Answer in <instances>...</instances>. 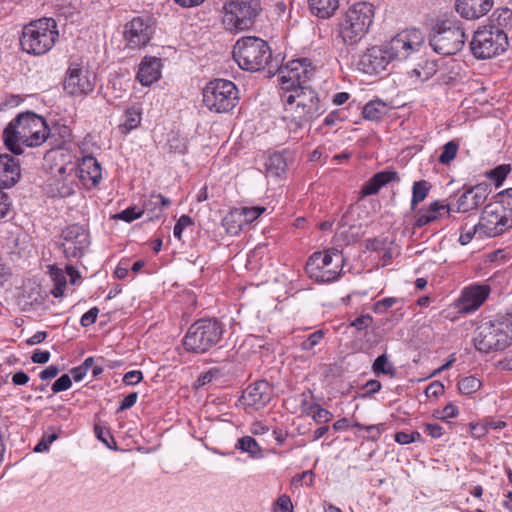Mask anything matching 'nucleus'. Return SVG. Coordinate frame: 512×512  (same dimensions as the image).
<instances>
[{
    "label": "nucleus",
    "mask_w": 512,
    "mask_h": 512,
    "mask_svg": "<svg viewBox=\"0 0 512 512\" xmlns=\"http://www.w3.org/2000/svg\"><path fill=\"white\" fill-rule=\"evenodd\" d=\"M91 244L89 230L79 223L64 227L57 242L58 248L68 260L81 259Z\"/></svg>",
    "instance_id": "nucleus-14"
},
{
    "label": "nucleus",
    "mask_w": 512,
    "mask_h": 512,
    "mask_svg": "<svg viewBox=\"0 0 512 512\" xmlns=\"http://www.w3.org/2000/svg\"><path fill=\"white\" fill-rule=\"evenodd\" d=\"M402 302V299L397 297H386L381 300H378L373 304L372 310L376 314H384L386 313L392 306Z\"/></svg>",
    "instance_id": "nucleus-47"
},
{
    "label": "nucleus",
    "mask_w": 512,
    "mask_h": 512,
    "mask_svg": "<svg viewBox=\"0 0 512 512\" xmlns=\"http://www.w3.org/2000/svg\"><path fill=\"white\" fill-rule=\"evenodd\" d=\"M379 186L382 188L392 181L399 182L400 177L396 171L383 170L373 175Z\"/></svg>",
    "instance_id": "nucleus-50"
},
{
    "label": "nucleus",
    "mask_w": 512,
    "mask_h": 512,
    "mask_svg": "<svg viewBox=\"0 0 512 512\" xmlns=\"http://www.w3.org/2000/svg\"><path fill=\"white\" fill-rule=\"evenodd\" d=\"M286 92L282 96L290 132L297 133L307 129L311 123L326 111L316 90L306 85L283 86Z\"/></svg>",
    "instance_id": "nucleus-2"
},
{
    "label": "nucleus",
    "mask_w": 512,
    "mask_h": 512,
    "mask_svg": "<svg viewBox=\"0 0 512 512\" xmlns=\"http://www.w3.org/2000/svg\"><path fill=\"white\" fill-rule=\"evenodd\" d=\"M50 129L46 120L32 112L19 113L3 131V141L7 149L15 155L23 153L20 143L28 147H38L49 137Z\"/></svg>",
    "instance_id": "nucleus-3"
},
{
    "label": "nucleus",
    "mask_w": 512,
    "mask_h": 512,
    "mask_svg": "<svg viewBox=\"0 0 512 512\" xmlns=\"http://www.w3.org/2000/svg\"><path fill=\"white\" fill-rule=\"evenodd\" d=\"M171 205L169 198L160 193H151L143 202L142 211L146 212L150 220L159 219L162 211Z\"/></svg>",
    "instance_id": "nucleus-30"
},
{
    "label": "nucleus",
    "mask_w": 512,
    "mask_h": 512,
    "mask_svg": "<svg viewBox=\"0 0 512 512\" xmlns=\"http://www.w3.org/2000/svg\"><path fill=\"white\" fill-rule=\"evenodd\" d=\"M493 5L494 0H456L455 9L462 18L474 20L486 15Z\"/></svg>",
    "instance_id": "nucleus-23"
},
{
    "label": "nucleus",
    "mask_w": 512,
    "mask_h": 512,
    "mask_svg": "<svg viewBox=\"0 0 512 512\" xmlns=\"http://www.w3.org/2000/svg\"><path fill=\"white\" fill-rule=\"evenodd\" d=\"M154 30L149 19L134 17L124 26V39L130 49H140L147 46L153 37Z\"/></svg>",
    "instance_id": "nucleus-18"
},
{
    "label": "nucleus",
    "mask_w": 512,
    "mask_h": 512,
    "mask_svg": "<svg viewBox=\"0 0 512 512\" xmlns=\"http://www.w3.org/2000/svg\"><path fill=\"white\" fill-rule=\"evenodd\" d=\"M476 234H479L480 236L483 235L481 228L478 227V224L474 225V227L472 229H470L469 231H466V232L462 231L459 236L458 241L462 246L467 245L468 243L471 242L474 235H476Z\"/></svg>",
    "instance_id": "nucleus-62"
},
{
    "label": "nucleus",
    "mask_w": 512,
    "mask_h": 512,
    "mask_svg": "<svg viewBox=\"0 0 512 512\" xmlns=\"http://www.w3.org/2000/svg\"><path fill=\"white\" fill-rule=\"evenodd\" d=\"M509 47L507 35L486 25L478 28L470 42L472 55L479 60L491 59L504 53Z\"/></svg>",
    "instance_id": "nucleus-13"
},
{
    "label": "nucleus",
    "mask_w": 512,
    "mask_h": 512,
    "mask_svg": "<svg viewBox=\"0 0 512 512\" xmlns=\"http://www.w3.org/2000/svg\"><path fill=\"white\" fill-rule=\"evenodd\" d=\"M375 16L374 5L356 2L341 16L338 22V36L347 46L357 45L369 32Z\"/></svg>",
    "instance_id": "nucleus-5"
},
{
    "label": "nucleus",
    "mask_w": 512,
    "mask_h": 512,
    "mask_svg": "<svg viewBox=\"0 0 512 512\" xmlns=\"http://www.w3.org/2000/svg\"><path fill=\"white\" fill-rule=\"evenodd\" d=\"M445 391L444 385L440 381L431 382L425 389V394L428 398H437Z\"/></svg>",
    "instance_id": "nucleus-60"
},
{
    "label": "nucleus",
    "mask_w": 512,
    "mask_h": 512,
    "mask_svg": "<svg viewBox=\"0 0 512 512\" xmlns=\"http://www.w3.org/2000/svg\"><path fill=\"white\" fill-rule=\"evenodd\" d=\"M443 212L450 216L451 213L454 212V208L449 204H442L439 200H436L417 211L413 227L422 228L431 224L439 220L442 217Z\"/></svg>",
    "instance_id": "nucleus-22"
},
{
    "label": "nucleus",
    "mask_w": 512,
    "mask_h": 512,
    "mask_svg": "<svg viewBox=\"0 0 512 512\" xmlns=\"http://www.w3.org/2000/svg\"><path fill=\"white\" fill-rule=\"evenodd\" d=\"M424 44V36L419 29H406L380 45L367 48L358 61V69L368 75H379L387 71L394 62L408 59L417 53Z\"/></svg>",
    "instance_id": "nucleus-1"
},
{
    "label": "nucleus",
    "mask_w": 512,
    "mask_h": 512,
    "mask_svg": "<svg viewBox=\"0 0 512 512\" xmlns=\"http://www.w3.org/2000/svg\"><path fill=\"white\" fill-rule=\"evenodd\" d=\"M394 440L401 445H407L413 442H421L422 436L418 431H413L410 433L400 431L394 435Z\"/></svg>",
    "instance_id": "nucleus-49"
},
{
    "label": "nucleus",
    "mask_w": 512,
    "mask_h": 512,
    "mask_svg": "<svg viewBox=\"0 0 512 512\" xmlns=\"http://www.w3.org/2000/svg\"><path fill=\"white\" fill-rule=\"evenodd\" d=\"M315 68L308 58H300L290 61L286 66V71H280V82L282 86H298L311 78Z\"/></svg>",
    "instance_id": "nucleus-19"
},
{
    "label": "nucleus",
    "mask_w": 512,
    "mask_h": 512,
    "mask_svg": "<svg viewBox=\"0 0 512 512\" xmlns=\"http://www.w3.org/2000/svg\"><path fill=\"white\" fill-rule=\"evenodd\" d=\"M222 226L225 228L226 232L231 235H238L241 232L244 223L237 208L230 210L222 219Z\"/></svg>",
    "instance_id": "nucleus-35"
},
{
    "label": "nucleus",
    "mask_w": 512,
    "mask_h": 512,
    "mask_svg": "<svg viewBox=\"0 0 512 512\" xmlns=\"http://www.w3.org/2000/svg\"><path fill=\"white\" fill-rule=\"evenodd\" d=\"M75 175L82 181H91L92 185L95 187L102 180L100 163L94 156H85L78 163Z\"/></svg>",
    "instance_id": "nucleus-27"
},
{
    "label": "nucleus",
    "mask_w": 512,
    "mask_h": 512,
    "mask_svg": "<svg viewBox=\"0 0 512 512\" xmlns=\"http://www.w3.org/2000/svg\"><path fill=\"white\" fill-rule=\"evenodd\" d=\"M323 338L324 332L322 330H316L302 341L300 347L303 351H310L318 345Z\"/></svg>",
    "instance_id": "nucleus-51"
},
{
    "label": "nucleus",
    "mask_w": 512,
    "mask_h": 512,
    "mask_svg": "<svg viewBox=\"0 0 512 512\" xmlns=\"http://www.w3.org/2000/svg\"><path fill=\"white\" fill-rule=\"evenodd\" d=\"M381 187L378 182L375 180V177L372 176L362 187L360 193L362 196H370L377 194Z\"/></svg>",
    "instance_id": "nucleus-61"
},
{
    "label": "nucleus",
    "mask_w": 512,
    "mask_h": 512,
    "mask_svg": "<svg viewBox=\"0 0 512 512\" xmlns=\"http://www.w3.org/2000/svg\"><path fill=\"white\" fill-rule=\"evenodd\" d=\"M289 161H291V154L286 150L270 154L264 164L267 176L273 178L283 177L288 169Z\"/></svg>",
    "instance_id": "nucleus-28"
},
{
    "label": "nucleus",
    "mask_w": 512,
    "mask_h": 512,
    "mask_svg": "<svg viewBox=\"0 0 512 512\" xmlns=\"http://www.w3.org/2000/svg\"><path fill=\"white\" fill-rule=\"evenodd\" d=\"M169 153L185 154L188 150L187 139L179 134L172 135L167 141Z\"/></svg>",
    "instance_id": "nucleus-42"
},
{
    "label": "nucleus",
    "mask_w": 512,
    "mask_h": 512,
    "mask_svg": "<svg viewBox=\"0 0 512 512\" xmlns=\"http://www.w3.org/2000/svg\"><path fill=\"white\" fill-rule=\"evenodd\" d=\"M307 414H312V418L316 423H328L333 415L327 409L322 408L318 404H312L308 407Z\"/></svg>",
    "instance_id": "nucleus-45"
},
{
    "label": "nucleus",
    "mask_w": 512,
    "mask_h": 512,
    "mask_svg": "<svg viewBox=\"0 0 512 512\" xmlns=\"http://www.w3.org/2000/svg\"><path fill=\"white\" fill-rule=\"evenodd\" d=\"M354 427L360 429V430H365L369 433H371V439L373 440H377L381 433L384 431L385 429V425L384 424H377V425H363L359 422H355L353 424Z\"/></svg>",
    "instance_id": "nucleus-54"
},
{
    "label": "nucleus",
    "mask_w": 512,
    "mask_h": 512,
    "mask_svg": "<svg viewBox=\"0 0 512 512\" xmlns=\"http://www.w3.org/2000/svg\"><path fill=\"white\" fill-rule=\"evenodd\" d=\"M21 177L19 161L10 154L0 155V188L14 186Z\"/></svg>",
    "instance_id": "nucleus-24"
},
{
    "label": "nucleus",
    "mask_w": 512,
    "mask_h": 512,
    "mask_svg": "<svg viewBox=\"0 0 512 512\" xmlns=\"http://www.w3.org/2000/svg\"><path fill=\"white\" fill-rule=\"evenodd\" d=\"M235 448L249 454L254 459L263 457V452L258 442L251 436H243L237 440Z\"/></svg>",
    "instance_id": "nucleus-34"
},
{
    "label": "nucleus",
    "mask_w": 512,
    "mask_h": 512,
    "mask_svg": "<svg viewBox=\"0 0 512 512\" xmlns=\"http://www.w3.org/2000/svg\"><path fill=\"white\" fill-rule=\"evenodd\" d=\"M486 26L493 30L502 31L507 35V40L512 36V10L498 8L490 16Z\"/></svg>",
    "instance_id": "nucleus-29"
},
{
    "label": "nucleus",
    "mask_w": 512,
    "mask_h": 512,
    "mask_svg": "<svg viewBox=\"0 0 512 512\" xmlns=\"http://www.w3.org/2000/svg\"><path fill=\"white\" fill-rule=\"evenodd\" d=\"M458 390L463 395H472L482 386L481 381L475 376H466L458 381Z\"/></svg>",
    "instance_id": "nucleus-40"
},
{
    "label": "nucleus",
    "mask_w": 512,
    "mask_h": 512,
    "mask_svg": "<svg viewBox=\"0 0 512 512\" xmlns=\"http://www.w3.org/2000/svg\"><path fill=\"white\" fill-rule=\"evenodd\" d=\"M143 380V373L140 370H131L124 374L123 383L128 386H134Z\"/></svg>",
    "instance_id": "nucleus-58"
},
{
    "label": "nucleus",
    "mask_w": 512,
    "mask_h": 512,
    "mask_svg": "<svg viewBox=\"0 0 512 512\" xmlns=\"http://www.w3.org/2000/svg\"><path fill=\"white\" fill-rule=\"evenodd\" d=\"M203 103L212 112L227 113L239 102V90L234 82L216 78L203 88Z\"/></svg>",
    "instance_id": "nucleus-11"
},
{
    "label": "nucleus",
    "mask_w": 512,
    "mask_h": 512,
    "mask_svg": "<svg viewBox=\"0 0 512 512\" xmlns=\"http://www.w3.org/2000/svg\"><path fill=\"white\" fill-rule=\"evenodd\" d=\"M99 313V309L95 306L90 308L86 313H84L80 318V325L82 327H88L94 324L97 320V316Z\"/></svg>",
    "instance_id": "nucleus-59"
},
{
    "label": "nucleus",
    "mask_w": 512,
    "mask_h": 512,
    "mask_svg": "<svg viewBox=\"0 0 512 512\" xmlns=\"http://www.w3.org/2000/svg\"><path fill=\"white\" fill-rule=\"evenodd\" d=\"M237 209L244 225L251 224L266 211V208L263 206L239 207Z\"/></svg>",
    "instance_id": "nucleus-43"
},
{
    "label": "nucleus",
    "mask_w": 512,
    "mask_h": 512,
    "mask_svg": "<svg viewBox=\"0 0 512 512\" xmlns=\"http://www.w3.org/2000/svg\"><path fill=\"white\" fill-rule=\"evenodd\" d=\"M345 257L336 248L314 252L307 260L305 272L318 283H331L341 276Z\"/></svg>",
    "instance_id": "nucleus-10"
},
{
    "label": "nucleus",
    "mask_w": 512,
    "mask_h": 512,
    "mask_svg": "<svg viewBox=\"0 0 512 512\" xmlns=\"http://www.w3.org/2000/svg\"><path fill=\"white\" fill-rule=\"evenodd\" d=\"M438 70V64L435 60L421 59V61L408 72L409 76L416 77L422 82L429 80L436 74Z\"/></svg>",
    "instance_id": "nucleus-32"
},
{
    "label": "nucleus",
    "mask_w": 512,
    "mask_h": 512,
    "mask_svg": "<svg viewBox=\"0 0 512 512\" xmlns=\"http://www.w3.org/2000/svg\"><path fill=\"white\" fill-rule=\"evenodd\" d=\"M387 112L388 107L382 100H372L363 107L362 115L366 120L379 121Z\"/></svg>",
    "instance_id": "nucleus-33"
},
{
    "label": "nucleus",
    "mask_w": 512,
    "mask_h": 512,
    "mask_svg": "<svg viewBox=\"0 0 512 512\" xmlns=\"http://www.w3.org/2000/svg\"><path fill=\"white\" fill-rule=\"evenodd\" d=\"M59 36L57 23L53 18H40L23 27L20 45L23 52L41 56L50 51Z\"/></svg>",
    "instance_id": "nucleus-6"
},
{
    "label": "nucleus",
    "mask_w": 512,
    "mask_h": 512,
    "mask_svg": "<svg viewBox=\"0 0 512 512\" xmlns=\"http://www.w3.org/2000/svg\"><path fill=\"white\" fill-rule=\"evenodd\" d=\"M469 428H470L471 436L476 439H481V438L485 437L489 432L488 428H487L486 421L478 422V423L471 422L469 424Z\"/></svg>",
    "instance_id": "nucleus-56"
},
{
    "label": "nucleus",
    "mask_w": 512,
    "mask_h": 512,
    "mask_svg": "<svg viewBox=\"0 0 512 512\" xmlns=\"http://www.w3.org/2000/svg\"><path fill=\"white\" fill-rule=\"evenodd\" d=\"M50 277L54 282V288L51 290V294L55 298H60L64 295V290L66 287V276L62 269L57 268L55 266H50Z\"/></svg>",
    "instance_id": "nucleus-38"
},
{
    "label": "nucleus",
    "mask_w": 512,
    "mask_h": 512,
    "mask_svg": "<svg viewBox=\"0 0 512 512\" xmlns=\"http://www.w3.org/2000/svg\"><path fill=\"white\" fill-rule=\"evenodd\" d=\"M71 386V377L68 374H63L52 384L51 389L54 393H59L70 389Z\"/></svg>",
    "instance_id": "nucleus-55"
},
{
    "label": "nucleus",
    "mask_w": 512,
    "mask_h": 512,
    "mask_svg": "<svg viewBox=\"0 0 512 512\" xmlns=\"http://www.w3.org/2000/svg\"><path fill=\"white\" fill-rule=\"evenodd\" d=\"M372 371L376 376L379 375H389L391 377L395 376V368L393 364L388 360V356L386 353L379 355L372 364Z\"/></svg>",
    "instance_id": "nucleus-39"
},
{
    "label": "nucleus",
    "mask_w": 512,
    "mask_h": 512,
    "mask_svg": "<svg viewBox=\"0 0 512 512\" xmlns=\"http://www.w3.org/2000/svg\"><path fill=\"white\" fill-rule=\"evenodd\" d=\"M59 175L55 176L46 185V191L51 197L66 198L75 193V182L73 179L65 176L66 167L58 170Z\"/></svg>",
    "instance_id": "nucleus-25"
},
{
    "label": "nucleus",
    "mask_w": 512,
    "mask_h": 512,
    "mask_svg": "<svg viewBox=\"0 0 512 512\" xmlns=\"http://www.w3.org/2000/svg\"><path fill=\"white\" fill-rule=\"evenodd\" d=\"M511 170L512 168L510 164H501L486 172V176L498 188L503 184Z\"/></svg>",
    "instance_id": "nucleus-41"
},
{
    "label": "nucleus",
    "mask_w": 512,
    "mask_h": 512,
    "mask_svg": "<svg viewBox=\"0 0 512 512\" xmlns=\"http://www.w3.org/2000/svg\"><path fill=\"white\" fill-rule=\"evenodd\" d=\"M193 225H194V221L190 216L181 215L173 228L174 237L180 240L184 229L187 227L193 226Z\"/></svg>",
    "instance_id": "nucleus-52"
},
{
    "label": "nucleus",
    "mask_w": 512,
    "mask_h": 512,
    "mask_svg": "<svg viewBox=\"0 0 512 512\" xmlns=\"http://www.w3.org/2000/svg\"><path fill=\"white\" fill-rule=\"evenodd\" d=\"M432 185L426 180L415 181L412 186L411 209L423 202L429 194Z\"/></svg>",
    "instance_id": "nucleus-37"
},
{
    "label": "nucleus",
    "mask_w": 512,
    "mask_h": 512,
    "mask_svg": "<svg viewBox=\"0 0 512 512\" xmlns=\"http://www.w3.org/2000/svg\"><path fill=\"white\" fill-rule=\"evenodd\" d=\"M223 23L227 29L244 31L250 29L262 12L261 0H230L224 3Z\"/></svg>",
    "instance_id": "nucleus-12"
},
{
    "label": "nucleus",
    "mask_w": 512,
    "mask_h": 512,
    "mask_svg": "<svg viewBox=\"0 0 512 512\" xmlns=\"http://www.w3.org/2000/svg\"><path fill=\"white\" fill-rule=\"evenodd\" d=\"M490 292L491 288L487 284H473L465 287L454 302V307L459 314H471L482 306Z\"/></svg>",
    "instance_id": "nucleus-17"
},
{
    "label": "nucleus",
    "mask_w": 512,
    "mask_h": 512,
    "mask_svg": "<svg viewBox=\"0 0 512 512\" xmlns=\"http://www.w3.org/2000/svg\"><path fill=\"white\" fill-rule=\"evenodd\" d=\"M95 88V77L79 58L69 61L63 90L70 96L86 97Z\"/></svg>",
    "instance_id": "nucleus-15"
},
{
    "label": "nucleus",
    "mask_w": 512,
    "mask_h": 512,
    "mask_svg": "<svg viewBox=\"0 0 512 512\" xmlns=\"http://www.w3.org/2000/svg\"><path fill=\"white\" fill-rule=\"evenodd\" d=\"M94 431L97 439L109 449H117L116 441L108 429L95 425Z\"/></svg>",
    "instance_id": "nucleus-46"
},
{
    "label": "nucleus",
    "mask_w": 512,
    "mask_h": 512,
    "mask_svg": "<svg viewBox=\"0 0 512 512\" xmlns=\"http://www.w3.org/2000/svg\"><path fill=\"white\" fill-rule=\"evenodd\" d=\"M144 214V211L137 209V207H128L123 211L114 215L115 219L122 220L124 222L130 223L136 219H139Z\"/></svg>",
    "instance_id": "nucleus-48"
},
{
    "label": "nucleus",
    "mask_w": 512,
    "mask_h": 512,
    "mask_svg": "<svg viewBox=\"0 0 512 512\" xmlns=\"http://www.w3.org/2000/svg\"><path fill=\"white\" fill-rule=\"evenodd\" d=\"M465 39L462 22L456 18H446L434 24L429 43L436 53L449 56L462 50Z\"/></svg>",
    "instance_id": "nucleus-9"
},
{
    "label": "nucleus",
    "mask_w": 512,
    "mask_h": 512,
    "mask_svg": "<svg viewBox=\"0 0 512 512\" xmlns=\"http://www.w3.org/2000/svg\"><path fill=\"white\" fill-rule=\"evenodd\" d=\"M459 148V144L451 140L444 144L441 154L438 157V162L443 165H448L450 162H452L456 155Z\"/></svg>",
    "instance_id": "nucleus-44"
},
{
    "label": "nucleus",
    "mask_w": 512,
    "mask_h": 512,
    "mask_svg": "<svg viewBox=\"0 0 512 512\" xmlns=\"http://www.w3.org/2000/svg\"><path fill=\"white\" fill-rule=\"evenodd\" d=\"M381 387V382L376 379H371L367 381L362 387V389L365 391L363 397L372 396L373 394L379 392L381 390Z\"/></svg>",
    "instance_id": "nucleus-63"
},
{
    "label": "nucleus",
    "mask_w": 512,
    "mask_h": 512,
    "mask_svg": "<svg viewBox=\"0 0 512 512\" xmlns=\"http://www.w3.org/2000/svg\"><path fill=\"white\" fill-rule=\"evenodd\" d=\"M276 506L282 512H294L291 498L286 494H283L278 497V499L276 500Z\"/></svg>",
    "instance_id": "nucleus-64"
},
{
    "label": "nucleus",
    "mask_w": 512,
    "mask_h": 512,
    "mask_svg": "<svg viewBox=\"0 0 512 512\" xmlns=\"http://www.w3.org/2000/svg\"><path fill=\"white\" fill-rule=\"evenodd\" d=\"M141 119V113L138 110L128 108L125 111L124 120L119 124L118 129L122 134L126 135L140 125Z\"/></svg>",
    "instance_id": "nucleus-36"
},
{
    "label": "nucleus",
    "mask_w": 512,
    "mask_h": 512,
    "mask_svg": "<svg viewBox=\"0 0 512 512\" xmlns=\"http://www.w3.org/2000/svg\"><path fill=\"white\" fill-rule=\"evenodd\" d=\"M58 438L56 433L43 435L39 443L35 446L34 451L37 453L48 451L50 445Z\"/></svg>",
    "instance_id": "nucleus-57"
},
{
    "label": "nucleus",
    "mask_w": 512,
    "mask_h": 512,
    "mask_svg": "<svg viewBox=\"0 0 512 512\" xmlns=\"http://www.w3.org/2000/svg\"><path fill=\"white\" fill-rule=\"evenodd\" d=\"M273 395V386L267 380H258L243 391L241 399L244 405L260 410L271 402Z\"/></svg>",
    "instance_id": "nucleus-20"
},
{
    "label": "nucleus",
    "mask_w": 512,
    "mask_h": 512,
    "mask_svg": "<svg viewBox=\"0 0 512 512\" xmlns=\"http://www.w3.org/2000/svg\"><path fill=\"white\" fill-rule=\"evenodd\" d=\"M161 59L153 56H145L137 72V79L144 86H149L161 77Z\"/></svg>",
    "instance_id": "nucleus-26"
},
{
    "label": "nucleus",
    "mask_w": 512,
    "mask_h": 512,
    "mask_svg": "<svg viewBox=\"0 0 512 512\" xmlns=\"http://www.w3.org/2000/svg\"><path fill=\"white\" fill-rule=\"evenodd\" d=\"M478 227L484 236L495 237L512 227V217L506 208H494L489 204L482 213Z\"/></svg>",
    "instance_id": "nucleus-16"
},
{
    "label": "nucleus",
    "mask_w": 512,
    "mask_h": 512,
    "mask_svg": "<svg viewBox=\"0 0 512 512\" xmlns=\"http://www.w3.org/2000/svg\"><path fill=\"white\" fill-rule=\"evenodd\" d=\"M373 323V317L369 314H363L356 317L349 324L350 327H354L357 331L366 330Z\"/></svg>",
    "instance_id": "nucleus-53"
},
{
    "label": "nucleus",
    "mask_w": 512,
    "mask_h": 512,
    "mask_svg": "<svg viewBox=\"0 0 512 512\" xmlns=\"http://www.w3.org/2000/svg\"><path fill=\"white\" fill-rule=\"evenodd\" d=\"M474 346L482 353L502 351L512 344V319L482 321L475 330Z\"/></svg>",
    "instance_id": "nucleus-7"
},
{
    "label": "nucleus",
    "mask_w": 512,
    "mask_h": 512,
    "mask_svg": "<svg viewBox=\"0 0 512 512\" xmlns=\"http://www.w3.org/2000/svg\"><path fill=\"white\" fill-rule=\"evenodd\" d=\"M490 192L491 189L487 183H480L470 187L457 198L454 212L470 213L477 210L484 204Z\"/></svg>",
    "instance_id": "nucleus-21"
},
{
    "label": "nucleus",
    "mask_w": 512,
    "mask_h": 512,
    "mask_svg": "<svg viewBox=\"0 0 512 512\" xmlns=\"http://www.w3.org/2000/svg\"><path fill=\"white\" fill-rule=\"evenodd\" d=\"M339 7V0H309V8L319 18H329Z\"/></svg>",
    "instance_id": "nucleus-31"
},
{
    "label": "nucleus",
    "mask_w": 512,
    "mask_h": 512,
    "mask_svg": "<svg viewBox=\"0 0 512 512\" xmlns=\"http://www.w3.org/2000/svg\"><path fill=\"white\" fill-rule=\"evenodd\" d=\"M225 332L226 326L218 318H200L189 326L182 345L186 352L202 355L216 347Z\"/></svg>",
    "instance_id": "nucleus-4"
},
{
    "label": "nucleus",
    "mask_w": 512,
    "mask_h": 512,
    "mask_svg": "<svg viewBox=\"0 0 512 512\" xmlns=\"http://www.w3.org/2000/svg\"><path fill=\"white\" fill-rule=\"evenodd\" d=\"M233 59L245 71L258 72L265 69L272 59V50L267 41L257 36H245L233 46Z\"/></svg>",
    "instance_id": "nucleus-8"
}]
</instances>
